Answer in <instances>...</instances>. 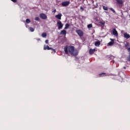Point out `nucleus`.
Masks as SVG:
<instances>
[{
  "label": "nucleus",
  "mask_w": 130,
  "mask_h": 130,
  "mask_svg": "<svg viewBox=\"0 0 130 130\" xmlns=\"http://www.w3.org/2000/svg\"><path fill=\"white\" fill-rule=\"evenodd\" d=\"M64 51L66 54H69L70 53L71 55H74V56H77L78 55L79 52L78 50L75 49V47L73 46H70L68 47V46H66L64 48Z\"/></svg>",
  "instance_id": "1"
},
{
  "label": "nucleus",
  "mask_w": 130,
  "mask_h": 130,
  "mask_svg": "<svg viewBox=\"0 0 130 130\" xmlns=\"http://www.w3.org/2000/svg\"><path fill=\"white\" fill-rule=\"evenodd\" d=\"M57 25L58 30H60L63 27V24L60 21V20H58L57 22Z\"/></svg>",
  "instance_id": "2"
},
{
  "label": "nucleus",
  "mask_w": 130,
  "mask_h": 130,
  "mask_svg": "<svg viewBox=\"0 0 130 130\" xmlns=\"http://www.w3.org/2000/svg\"><path fill=\"white\" fill-rule=\"evenodd\" d=\"M76 32L80 37H83V36H84V33L83 32V31H82V30L77 29L76 30Z\"/></svg>",
  "instance_id": "3"
},
{
  "label": "nucleus",
  "mask_w": 130,
  "mask_h": 130,
  "mask_svg": "<svg viewBox=\"0 0 130 130\" xmlns=\"http://www.w3.org/2000/svg\"><path fill=\"white\" fill-rule=\"evenodd\" d=\"M70 5V1H66L61 3V6L62 7H68Z\"/></svg>",
  "instance_id": "4"
},
{
  "label": "nucleus",
  "mask_w": 130,
  "mask_h": 130,
  "mask_svg": "<svg viewBox=\"0 0 130 130\" xmlns=\"http://www.w3.org/2000/svg\"><path fill=\"white\" fill-rule=\"evenodd\" d=\"M40 18H41V19H43V20H46V19H47V16H46V15L43 13L40 14Z\"/></svg>",
  "instance_id": "5"
},
{
  "label": "nucleus",
  "mask_w": 130,
  "mask_h": 130,
  "mask_svg": "<svg viewBox=\"0 0 130 130\" xmlns=\"http://www.w3.org/2000/svg\"><path fill=\"white\" fill-rule=\"evenodd\" d=\"M112 33L113 35H114V36H118V32H117V31L116 30V29L113 28L112 30Z\"/></svg>",
  "instance_id": "6"
},
{
  "label": "nucleus",
  "mask_w": 130,
  "mask_h": 130,
  "mask_svg": "<svg viewBox=\"0 0 130 130\" xmlns=\"http://www.w3.org/2000/svg\"><path fill=\"white\" fill-rule=\"evenodd\" d=\"M50 49H52V48L49 47L48 45H45L44 46V50H50Z\"/></svg>",
  "instance_id": "7"
},
{
  "label": "nucleus",
  "mask_w": 130,
  "mask_h": 130,
  "mask_svg": "<svg viewBox=\"0 0 130 130\" xmlns=\"http://www.w3.org/2000/svg\"><path fill=\"white\" fill-rule=\"evenodd\" d=\"M61 16H62L61 13H59L58 15H55V18L58 20H61Z\"/></svg>",
  "instance_id": "8"
},
{
  "label": "nucleus",
  "mask_w": 130,
  "mask_h": 130,
  "mask_svg": "<svg viewBox=\"0 0 130 130\" xmlns=\"http://www.w3.org/2000/svg\"><path fill=\"white\" fill-rule=\"evenodd\" d=\"M124 38H126V39H129L130 38L129 34L126 32L124 33Z\"/></svg>",
  "instance_id": "9"
},
{
  "label": "nucleus",
  "mask_w": 130,
  "mask_h": 130,
  "mask_svg": "<svg viewBox=\"0 0 130 130\" xmlns=\"http://www.w3.org/2000/svg\"><path fill=\"white\" fill-rule=\"evenodd\" d=\"M60 35H64L66 36L67 35V30L64 29L61 30L60 32Z\"/></svg>",
  "instance_id": "10"
},
{
  "label": "nucleus",
  "mask_w": 130,
  "mask_h": 130,
  "mask_svg": "<svg viewBox=\"0 0 130 130\" xmlns=\"http://www.w3.org/2000/svg\"><path fill=\"white\" fill-rule=\"evenodd\" d=\"M111 41L108 44L109 46H112V45H113V44H114V40L112 39H111Z\"/></svg>",
  "instance_id": "11"
},
{
  "label": "nucleus",
  "mask_w": 130,
  "mask_h": 130,
  "mask_svg": "<svg viewBox=\"0 0 130 130\" xmlns=\"http://www.w3.org/2000/svg\"><path fill=\"white\" fill-rule=\"evenodd\" d=\"M95 51H96V49H90L89 51V53L90 54H93V53H95Z\"/></svg>",
  "instance_id": "12"
},
{
  "label": "nucleus",
  "mask_w": 130,
  "mask_h": 130,
  "mask_svg": "<svg viewBox=\"0 0 130 130\" xmlns=\"http://www.w3.org/2000/svg\"><path fill=\"white\" fill-rule=\"evenodd\" d=\"M116 1L118 5H123V1L122 0H116Z\"/></svg>",
  "instance_id": "13"
},
{
  "label": "nucleus",
  "mask_w": 130,
  "mask_h": 130,
  "mask_svg": "<svg viewBox=\"0 0 130 130\" xmlns=\"http://www.w3.org/2000/svg\"><path fill=\"white\" fill-rule=\"evenodd\" d=\"M95 46H96L97 47L100 46V41H96L94 43Z\"/></svg>",
  "instance_id": "14"
},
{
  "label": "nucleus",
  "mask_w": 130,
  "mask_h": 130,
  "mask_svg": "<svg viewBox=\"0 0 130 130\" xmlns=\"http://www.w3.org/2000/svg\"><path fill=\"white\" fill-rule=\"evenodd\" d=\"M69 28H70V24L69 23H66V25H65V27L64 29H69Z\"/></svg>",
  "instance_id": "15"
},
{
  "label": "nucleus",
  "mask_w": 130,
  "mask_h": 130,
  "mask_svg": "<svg viewBox=\"0 0 130 130\" xmlns=\"http://www.w3.org/2000/svg\"><path fill=\"white\" fill-rule=\"evenodd\" d=\"M46 36H47V34H46L45 32H44L42 34V37H43L44 38H45Z\"/></svg>",
  "instance_id": "16"
},
{
  "label": "nucleus",
  "mask_w": 130,
  "mask_h": 130,
  "mask_svg": "<svg viewBox=\"0 0 130 130\" xmlns=\"http://www.w3.org/2000/svg\"><path fill=\"white\" fill-rule=\"evenodd\" d=\"M29 31H30V32H34V28H33V27H30L29 28Z\"/></svg>",
  "instance_id": "17"
},
{
  "label": "nucleus",
  "mask_w": 130,
  "mask_h": 130,
  "mask_svg": "<svg viewBox=\"0 0 130 130\" xmlns=\"http://www.w3.org/2000/svg\"><path fill=\"white\" fill-rule=\"evenodd\" d=\"M93 27V25L92 24H89L87 25V27L88 28H92Z\"/></svg>",
  "instance_id": "18"
},
{
  "label": "nucleus",
  "mask_w": 130,
  "mask_h": 130,
  "mask_svg": "<svg viewBox=\"0 0 130 130\" xmlns=\"http://www.w3.org/2000/svg\"><path fill=\"white\" fill-rule=\"evenodd\" d=\"M103 8L105 11H107V10H108V8H107V7L106 6H103Z\"/></svg>",
  "instance_id": "19"
},
{
  "label": "nucleus",
  "mask_w": 130,
  "mask_h": 130,
  "mask_svg": "<svg viewBox=\"0 0 130 130\" xmlns=\"http://www.w3.org/2000/svg\"><path fill=\"white\" fill-rule=\"evenodd\" d=\"M30 22H31V21L30 20V19H26V23H27V24H29Z\"/></svg>",
  "instance_id": "20"
},
{
  "label": "nucleus",
  "mask_w": 130,
  "mask_h": 130,
  "mask_svg": "<svg viewBox=\"0 0 130 130\" xmlns=\"http://www.w3.org/2000/svg\"><path fill=\"white\" fill-rule=\"evenodd\" d=\"M110 10L111 11H112V12H113V13H114V14H115V10H114V9H113V8H110Z\"/></svg>",
  "instance_id": "21"
},
{
  "label": "nucleus",
  "mask_w": 130,
  "mask_h": 130,
  "mask_svg": "<svg viewBox=\"0 0 130 130\" xmlns=\"http://www.w3.org/2000/svg\"><path fill=\"white\" fill-rule=\"evenodd\" d=\"M100 24H101L102 25H105V22L104 21H100Z\"/></svg>",
  "instance_id": "22"
},
{
  "label": "nucleus",
  "mask_w": 130,
  "mask_h": 130,
  "mask_svg": "<svg viewBox=\"0 0 130 130\" xmlns=\"http://www.w3.org/2000/svg\"><path fill=\"white\" fill-rule=\"evenodd\" d=\"M128 45H129V43H126V44H125V47H126V48H128L127 47H128Z\"/></svg>",
  "instance_id": "23"
},
{
  "label": "nucleus",
  "mask_w": 130,
  "mask_h": 130,
  "mask_svg": "<svg viewBox=\"0 0 130 130\" xmlns=\"http://www.w3.org/2000/svg\"><path fill=\"white\" fill-rule=\"evenodd\" d=\"M127 60H128V61H130V53L129 54V56L127 57Z\"/></svg>",
  "instance_id": "24"
},
{
  "label": "nucleus",
  "mask_w": 130,
  "mask_h": 130,
  "mask_svg": "<svg viewBox=\"0 0 130 130\" xmlns=\"http://www.w3.org/2000/svg\"><path fill=\"white\" fill-rule=\"evenodd\" d=\"M35 20H36V21H39V17H36Z\"/></svg>",
  "instance_id": "25"
},
{
  "label": "nucleus",
  "mask_w": 130,
  "mask_h": 130,
  "mask_svg": "<svg viewBox=\"0 0 130 130\" xmlns=\"http://www.w3.org/2000/svg\"><path fill=\"white\" fill-rule=\"evenodd\" d=\"M102 75H106V73H102L99 74V76H102Z\"/></svg>",
  "instance_id": "26"
},
{
  "label": "nucleus",
  "mask_w": 130,
  "mask_h": 130,
  "mask_svg": "<svg viewBox=\"0 0 130 130\" xmlns=\"http://www.w3.org/2000/svg\"><path fill=\"white\" fill-rule=\"evenodd\" d=\"M51 50H52L54 52V53H55L56 51H55V49L52 48V49H51Z\"/></svg>",
  "instance_id": "27"
},
{
  "label": "nucleus",
  "mask_w": 130,
  "mask_h": 130,
  "mask_svg": "<svg viewBox=\"0 0 130 130\" xmlns=\"http://www.w3.org/2000/svg\"><path fill=\"white\" fill-rule=\"evenodd\" d=\"M13 3H17V0H11Z\"/></svg>",
  "instance_id": "28"
},
{
  "label": "nucleus",
  "mask_w": 130,
  "mask_h": 130,
  "mask_svg": "<svg viewBox=\"0 0 130 130\" xmlns=\"http://www.w3.org/2000/svg\"><path fill=\"white\" fill-rule=\"evenodd\" d=\"M48 42H49L48 40H46L45 41V43H46V44H48Z\"/></svg>",
  "instance_id": "29"
},
{
  "label": "nucleus",
  "mask_w": 130,
  "mask_h": 130,
  "mask_svg": "<svg viewBox=\"0 0 130 130\" xmlns=\"http://www.w3.org/2000/svg\"><path fill=\"white\" fill-rule=\"evenodd\" d=\"M53 12L56 13V9L54 10Z\"/></svg>",
  "instance_id": "30"
},
{
  "label": "nucleus",
  "mask_w": 130,
  "mask_h": 130,
  "mask_svg": "<svg viewBox=\"0 0 130 130\" xmlns=\"http://www.w3.org/2000/svg\"><path fill=\"white\" fill-rule=\"evenodd\" d=\"M124 69H125V67H124Z\"/></svg>",
  "instance_id": "31"
},
{
  "label": "nucleus",
  "mask_w": 130,
  "mask_h": 130,
  "mask_svg": "<svg viewBox=\"0 0 130 130\" xmlns=\"http://www.w3.org/2000/svg\"><path fill=\"white\" fill-rule=\"evenodd\" d=\"M81 9H83V8H81Z\"/></svg>",
  "instance_id": "32"
}]
</instances>
